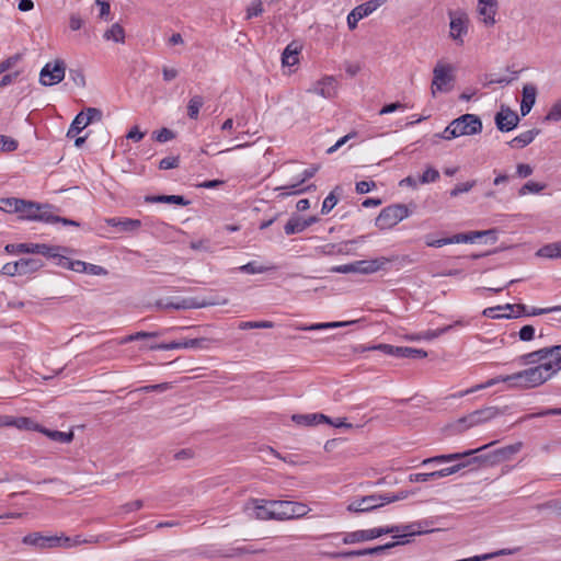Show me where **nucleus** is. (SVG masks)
I'll return each instance as SVG.
<instances>
[{"label": "nucleus", "instance_id": "obj_1", "mask_svg": "<svg viewBox=\"0 0 561 561\" xmlns=\"http://www.w3.org/2000/svg\"><path fill=\"white\" fill-rule=\"evenodd\" d=\"M550 365H537L535 367H530L528 369L506 375L499 376L488 380L484 383L478 385L459 393V397H463L466 394L472 393L479 389H484L491 386H494L499 382H507L510 387L514 388H535L537 386L542 385L549 377Z\"/></svg>", "mask_w": 561, "mask_h": 561}, {"label": "nucleus", "instance_id": "obj_2", "mask_svg": "<svg viewBox=\"0 0 561 561\" xmlns=\"http://www.w3.org/2000/svg\"><path fill=\"white\" fill-rule=\"evenodd\" d=\"M425 533H428V530L422 527V523H412L403 526L377 527L371 529L347 533L343 538V543L351 545L362 541H368L388 534H393L394 538H401L422 535Z\"/></svg>", "mask_w": 561, "mask_h": 561}, {"label": "nucleus", "instance_id": "obj_3", "mask_svg": "<svg viewBox=\"0 0 561 561\" xmlns=\"http://www.w3.org/2000/svg\"><path fill=\"white\" fill-rule=\"evenodd\" d=\"M494 443L486 444L484 446H481L476 449H470L463 453H454V454H447V455H438L435 457L426 458L422 461L423 466H426L428 463H443V462H451V461H458L454 466L443 468L440 470H436V476L440 478L448 477L450 474H454L461 469L472 466L474 463H481L482 460H485L486 456H474L478 453H481L482 450L489 448Z\"/></svg>", "mask_w": 561, "mask_h": 561}, {"label": "nucleus", "instance_id": "obj_4", "mask_svg": "<svg viewBox=\"0 0 561 561\" xmlns=\"http://www.w3.org/2000/svg\"><path fill=\"white\" fill-rule=\"evenodd\" d=\"M388 263H390V259L380 256L373 260H360L348 264L336 265L331 268V272L341 274L358 273L368 275L385 270Z\"/></svg>", "mask_w": 561, "mask_h": 561}, {"label": "nucleus", "instance_id": "obj_5", "mask_svg": "<svg viewBox=\"0 0 561 561\" xmlns=\"http://www.w3.org/2000/svg\"><path fill=\"white\" fill-rule=\"evenodd\" d=\"M4 250L9 254L33 253L48 259L58 256V251H69L66 247L48 245L45 243H10L5 245Z\"/></svg>", "mask_w": 561, "mask_h": 561}, {"label": "nucleus", "instance_id": "obj_6", "mask_svg": "<svg viewBox=\"0 0 561 561\" xmlns=\"http://www.w3.org/2000/svg\"><path fill=\"white\" fill-rule=\"evenodd\" d=\"M410 210L404 204H392L385 207L376 218V226L381 229H391L397 224L409 217Z\"/></svg>", "mask_w": 561, "mask_h": 561}, {"label": "nucleus", "instance_id": "obj_7", "mask_svg": "<svg viewBox=\"0 0 561 561\" xmlns=\"http://www.w3.org/2000/svg\"><path fill=\"white\" fill-rule=\"evenodd\" d=\"M272 508L277 520L300 518L310 511L306 504L293 501H272Z\"/></svg>", "mask_w": 561, "mask_h": 561}, {"label": "nucleus", "instance_id": "obj_8", "mask_svg": "<svg viewBox=\"0 0 561 561\" xmlns=\"http://www.w3.org/2000/svg\"><path fill=\"white\" fill-rule=\"evenodd\" d=\"M453 67L450 65H443L438 62L433 70L432 93L435 95L436 91L448 92L453 88L454 76L451 75Z\"/></svg>", "mask_w": 561, "mask_h": 561}, {"label": "nucleus", "instance_id": "obj_9", "mask_svg": "<svg viewBox=\"0 0 561 561\" xmlns=\"http://www.w3.org/2000/svg\"><path fill=\"white\" fill-rule=\"evenodd\" d=\"M218 304H227V300L224 299L221 302L215 300H199L197 298H182L178 302L173 301H164L162 299L156 302L157 308L159 309H175V310H186V309H199L208 306H215Z\"/></svg>", "mask_w": 561, "mask_h": 561}, {"label": "nucleus", "instance_id": "obj_10", "mask_svg": "<svg viewBox=\"0 0 561 561\" xmlns=\"http://www.w3.org/2000/svg\"><path fill=\"white\" fill-rule=\"evenodd\" d=\"M66 65L61 59L55 60L54 64H46L39 73V82L45 87L58 84L65 78Z\"/></svg>", "mask_w": 561, "mask_h": 561}, {"label": "nucleus", "instance_id": "obj_11", "mask_svg": "<svg viewBox=\"0 0 561 561\" xmlns=\"http://www.w3.org/2000/svg\"><path fill=\"white\" fill-rule=\"evenodd\" d=\"M454 122L458 137L480 134L483 128L482 121L474 114H463Z\"/></svg>", "mask_w": 561, "mask_h": 561}, {"label": "nucleus", "instance_id": "obj_12", "mask_svg": "<svg viewBox=\"0 0 561 561\" xmlns=\"http://www.w3.org/2000/svg\"><path fill=\"white\" fill-rule=\"evenodd\" d=\"M507 407L503 410L496 407H485L479 410L473 411L472 413L463 416L459 420V423H465L467 427H471L483 422L490 421L497 415L504 414Z\"/></svg>", "mask_w": 561, "mask_h": 561}, {"label": "nucleus", "instance_id": "obj_13", "mask_svg": "<svg viewBox=\"0 0 561 561\" xmlns=\"http://www.w3.org/2000/svg\"><path fill=\"white\" fill-rule=\"evenodd\" d=\"M386 504L383 494H371L354 500L347 505V511L352 513H365Z\"/></svg>", "mask_w": 561, "mask_h": 561}, {"label": "nucleus", "instance_id": "obj_14", "mask_svg": "<svg viewBox=\"0 0 561 561\" xmlns=\"http://www.w3.org/2000/svg\"><path fill=\"white\" fill-rule=\"evenodd\" d=\"M405 542L407 541H401V543H405ZM398 545H400V541L388 542L386 545L377 546V547H373V548L334 552L330 556L333 559H350V558L364 557V556H379L383 551L391 549Z\"/></svg>", "mask_w": 561, "mask_h": 561}, {"label": "nucleus", "instance_id": "obj_15", "mask_svg": "<svg viewBox=\"0 0 561 561\" xmlns=\"http://www.w3.org/2000/svg\"><path fill=\"white\" fill-rule=\"evenodd\" d=\"M450 18V37L459 44H462V36L468 32V18L463 12L449 11Z\"/></svg>", "mask_w": 561, "mask_h": 561}, {"label": "nucleus", "instance_id": "obj_16", "mask_svg": "<svg viewBox=\"0 0 561 561\" xmlns=\"http://www.w3.org/2000/svg\"><path fill=\"white\" fill-rule=\"evenodd\" d=\"M494 121L500 131L507 133L517 127L519 116L516 112L503 105L501 111L495 114Z\"/></svg>", "mask_w": 561, "mask_h": 561}, {"label": "nucleus", "instance_id": "obj_17", "mask_svg": "<svg viewBox=\"0 0 561 561\" xmlns=\"http://www.w3.org/2000/svg\"><path fill=\"white\" fill-rule=\"evenodd\" d=\"M22 542L27 546H32L36 549L44 550L56 548L58 542L57 535H43L42 533L35 531L30 533L22 538Z\"/></svg>", "mask_w": 561, "mask_h": 561}, {"label": "nucleus", "instance_id": "obj_18", "mask_svg": "<svg viewBox=\"0 0 561 561\" xmlns=\"http://www.w3.org/2000/svg\"><path fill=\"white\" fill-rule=\"evenodd\" d=\"M543 363L541 365H550L549 377L551 378L561 369V344L542 347Z\"/></svg>", "mask_w": 561, "mask_h": 561}, {"label": "nucleus", "instance_id": "obj_19", "mask_svg": "<svg viewBox=\"0 0 561 561\" xmlns=\"http://www.w3.org/2000/svg\"><path fill=\"white\" fill-rule=\"evenodd\" d=\"M336 87L335 78L332 76H325L321 80L317 81L308 92L321 95L325 99H331L336 94Z\"/></svg>", "mask_w": 561, "mask_h": 561}, {"label": "nucleus", "instance_id": "obj_20", "mask_svg": "<svg viewBox=\"0 0 561 561\" xmlns=\"http://www.w3.org/2000/svg\"><path fill=\"white\" fill-rule=\"evenodd\" d=\"M483 236H492V241L496 242L497 240V230L496 229H489V230H482V231H470L466 233H457L450 237V244L454 243H472L477 239L483 238Z\"/></svg>", "mask_w": 561, "mask_h": 561}, {"label": "nucleus", "instance_id": "obj_21", "mask_svg": "<svg viewBox=\"0 0 561 561\" xmlns=\"http://www.w3.org/2000/svg\"><path fill=\"white\" fill-rule=\"evenodd\" d=\"M319 218L317 216H310L306 219H301L300 217H291L284 226V231L287 236L299 233L311 225L316 224Z\"/></svg>", "mask_w": 561, "mask_h": 561}, {"label": "nucleus", "instance_id": "obj_22", "mask_svg": "<svg viewBox=\"0 0 561 561\" xmlns=\"http://www.w3.org/2000/svg\"><path fill=\"white\" fill-rule=\"evenodd\" d=\"M479 14L482 16V21L486 26L495 24V14L497 11L496 0H479L478 3Z\"/></svg>", "mask_w": 561, "mask_h": 561}, {"label": "nucleus", "instance_id": "obj_23", "mask_svg": "<svg viewBox=\"0 0 561 561\" xmlns=\"http://www.w3.org/2000/svg\"><path fill=\"white\" fill-rule=\"evenodd\" d=\"M522 447L520 443L508 445L503 448L496 449L492 451L491 454H481L480 456H486L488 458L485 460H482V462H499L503 460H507L512 455L519 451Z\"/></svg>", "mask_w": 561, "mask_h": 561}, {"label": "nucleus", "instance_id": "obj_24", "mask_svg": "<svg viewBox=\"0 0 561 561\" xmlns=\"http://www.w3.org/2000/svg\"><path fill=\"white\" fill-rule=\"evenodd\" d=\"M69 252H70V250L67 253H69ZM64 253H66V252L58 251V256L53 257L54 260H56L57 265H59L64 268L77 272V273H85L87 264H88L87 262H83L80 260H70Z\"/></svg>", "mask_w": 561, "mask_h": 561}, {"label": "nucleus", "instance_id": "obj_25", "mask_svg": "<svg viewBox=\"0 0 561 561\" xmlns=\"http://www.w3.org/2000/svg\"><path fill=\"white\" fill-rule=\"evenodd\" d=\"M291 420L298 425L311 426L318 423L330 422V419L322 413L294 414Z\"/></svg>", "mask_w": 561, "mask_h": 561}, {"label": "nucleus", "instance_id": "obj_26", "mask_svg": "<svg viewBox=\"0 0 561 561\" xmlns=\"http://www.w3.org/2000/svg\"><path fill=\"white\" fill-rule=\"evenodd\" d=\"M539 134L540 129L538 128L526 130L508 141L507 145L512 148H524L531 144Z\"/></svg>", "mask_w": 561, "mask_h": 561}, {"label": "nucleus", "instance_id": "obj_27", "mask_svg": "<svg viewBox=\"0 0 561 561\" xmlns=\"http://www.w3.org/2000/svg\"><path fill=\"white\" fill-rule=\"evenodd\" d=\"M105 222L111 227H118L122 231H135L141 226V221L130 218H106Z\"/></svg>", "mask_w": 561, "mask_h": 561}, {"label": "nucleus", "instance_id": "obj_28", "mask_svg": "<svg viewBox=\"0 0 561 561\" xmlns=\"http://www.w3.org/2000/svg\"><path fill=\"white\" fill-rule=\"evenodd\" d=\"M146 203H167L187 206L191 202L182 195H149L145 197Z\"/></svg>", "mask_w": 561, "mask_h": 561}, {"label": "nucleus", "instance_id": "obj_29", "mask_svg": "<svg viewBox=\"0 0 561 561\" xmlns=\"http://www.w3.org/2000/svg\"><path fill=\"white\" fill-rule=\"evenodd\" d=\"M16 262L19 265L20 275L36 272L44 265L42 260L31 257H23Z\"/></svg>", "mask_w": 561, "mask_h": 561}, {"label": "nucleus", "instance_id": "obj_30", "mask_svg": "<svg viewBox=\"0 0 561 561\" xmlns=\"http://www.w3.org/2000/svg\"><path fill=\"white\" fill-rule=\"evenodd\" d=\"M396 352H397L396 357H398V358L417 359V358H425L427 356L426 351H424L422 348H414V347H409V346H398V347H396Z\"/></svg>", "mask_w": 561, "mask_h": 561}, {"label": "nucleus", "instance_id": "obj_31", "mask_svg": "<svg viewBox=\"0 0 561 561\" xmlns=\"http://www.w3.org/2000/svg\"><path fill=\"white\" fill-rule=\"evenodd\" d=\"M300 48L295 45V43H290L286 46L282 54V62L283 66H294L298 62V55H299Z\"/></svg>", "mask_w": 561, "mask_h": 561}, {"label": "nucleus", "instance_id": "obj_32", "mask_svg": "<svg viewBox=\"0 0 561 561\" xmlns=\"http://www.w3.org/2000/svg\"><path fill=\"white\" fill-rule=\"evenodd\" d=\"M19 209L20 218L27 220H36L39 213V204L35 202H28L24 199V206H20Z\"/></svg>", "mask_w": 561, "mask_h": 561}, {"label": "nucleus", "instance_id": "obj_33", "mask_svg": "<svg viewBox=\"0 0 561 561\" xmlns=\"http://www.w3.org/2000/svg\"><path fill=\"white\" fill-rule=\"evenodd\" d=\"M39 432L49 437L51 440L59 442L62 444L71 443L73 439L72 432L51 431L43 426H41Z\"/></svg>", "mask_w": 561, "mask_h": 561}, {"label": "nucleus", "instance_id": "obj_34", "mask_svg": "<svg viewBox=\"0 0 561 561\" xmlns=\"http://www.w3.org/2000/svg\"><path fill=\"white\" fill-rule=\"evenodd\" d=\"M537 255L546 259H559L561 257V241L552 242L541 247L537 251Z\"/></svg>", "mask_w": 561, "mask_h": 561}, {"label": "nucleus", "instance_id": "obj_35", "mask_svg": "<svg viewBox=\"0 0 561 561\" xmlns=\"http://www.w3.org/2000/svg\"><path fill=\"white\" fill-rule=\"evenodd\" d=\"M219 341L211 337H195V339H187L186 345L187 348H195V350H210L215 344H218Z\"/></svg>", "mask_w": 561, "mask_h": 561}, {"label": "nucleus", "instance_id": "obj_36", "mask_svg": "<svg viewBox=\"0 0 561 561\" xmlns=\"http://www.w3.org/2000/svg\"><path fill=\"white\" fill-rule=\"evenodd\" d=\"M204 105V98L202 95H194L190 99L187 103V116L191 119H197L199 115V110Z\"/></svg>", "mask_w": 561, "mask_h": 561}, {"label": "nucleus", "instance_id": "obj_37", "mask_svg": "<svg viewBox=\"0 0 561 561\" xmlns=\"http://www.w3.org/2000/svg\"><path fill=\"white\" fill-rule=\"evenodd\" d=\"M455 325H463V322L461 320H458L454 324H449V325L439 328L437 330H427V331L423 332L422 334H420L417 336V339H424V340L436 339V337L440 336L442 334L449 332Z\"/></svg>", "mask_w": 561, "mask_h": 561}, {"label": "nucleus", "instance_id": "obj_38", "mask_svg": "<svg viewBox=\"0 0 561 561\" xmlns=\"http://www.w3.org/2000/svg\"><path fill=\"white\" fill-rule=\"evenodd\" d=\"M20 206H24V199L15 197L0 199V209L7 213H19Z\"/></svg>", "mask_w": 561, "mask_h": 561}, {"label": "nucleus", "instance_id": "obj_39", "mask_svg": "<svg viewBox=\"0 0 561 561\" xmlns=\"http://www.w3.org/2000/svg\"><path fill=\"white\" fill-rule=\"evenodd\" d=\"M39 213L37 215V221H44L46 224H56L57 215L53 214V206L49 204H39Z\"/></svg>", "mask_w": 561, "mask_h": 561}, {"label": "nucleus", "instance_id": "obj_40", "mask_svg": "<svg viewBox=\"0 0 561 561\" xmlns=\"http://www.w3.org/2000/svg\"><path fill=\"white\" fill-rule=\"evenodd\" d=\"M83 119H84V112H80L72 121V123L67 131V137L75 138L81 130H83L88 126Z\"/></svg>", "mask_w": 561, "mask_h": 561}, {"label": "nucleus", "instance_id": "obj_41", "mask_svg": "<svg viewBox=\"0 0 561 561\" xmlns=\"http://www.w3.org/2000/svg\"><path fill=\"white\" fill-rule=\"evenodd\" d=\"M104 38L114 41L116 43H124L125 31L118 23H115L104 33Z\"/></svg>", "mask_w": 561, "mask_h": 561}, {"label": "nucleus", "instance_id": "obj_42", "mask_svg": "<svg viewBox=\"0 0 561 561\" xmlns=\"http://www.w3.org/2000/svg\"><path fill=\"white\" fill-rule=\"evenodd\" d=\"M263 504L255 506V515L260 519H276V516L272 514V501H261Z\"/></svg>", "mask_w": 561, "mask_h": 561}, {"label": "nucleus", "instance_id": "obj_43", "mask_svg": "<svg viewBox=\"0 0 561 561\" xmlns=\"http://www.w3.org/2000/svg\"><path fill=\"white\" fill-rule=\"evenodd\" d=\"M13 427H16L19 430H25V431H37L39 432L41 425L35 423L32 419L21 416V417H14Z\"/></svg>", "mask_w": 561, "mask_h": 561}, {"label": "nucleus", "instance_id": "obj_44", "mask_svg": "<svg viewBox=\"0 0 561 561\" xmlns=\"http://www.w3.org/2000/svg\"><path fill=\"white\" fill-rule=\"evenodd\" d=\"M522 365L542 364V348L522 355L518 358Z\"/></svg>", "mask_w": 561, "mask_h": 561}, {"label": "nucleus", "instance_id": "obj_45", "mask_svg": "<svg viewBox=\"0 0 561 561\" xmlns=\"http://www.w3.org/2000/svg\"><path fill=\"white\" fill-rule=\"evenodd\" d=\"M387 0H369L365 3H362L356 7V9L362 12L364 18L368 16L373 12H375L379 7H381Z\"/></svg>", "mask_w": 561, "mask_h": 561}, {"label": "nucleus", "instance_id": "obj_46", "mask_svg": "<svg viewBox=\"0 0 561 561\" xmlns=\"http://www.w3.org/2000/svg\"><path fill=\"white\" fill-rule=\"evenodd\" d=\"M550 415H561V408H548L545 410H541L536 413H530L522 416L517 422H525L527 420L536 419V417H542V416H550Z\"/></svg>", "mask_w": 561, "mask_h": 561}, {"label": "nucleus", "instance_id": "obj_47", "mask_svg": "<svg viewBox=\"0 0 561 561\" xmlns=\"http://www.w3.org/2000/svg\"><path fill=\"white\" fill-rule=\"evenodd\" d=\"M186 340L187 339H183L181 341H172L170 343L154 344V345H150L149 348L150 350H161V351H170V350H175V348H187Z\"/></svg>", "mask_w": 561, "mask_h": 561}, {"label": "nucleus", "instance_id": "obj_48", "mask_svg": "<svg viewBox=\"0 0 561 561\" xmlns=\"http://www.w3.org/2000/svg\"><path fill=\"white\" fill-rule=\"evenodd\" d=\"M318 170H319V165H312L311 168L306 169L301 173V179H300L299 182H297L296 184L289 185V186L277 187L276 190H288V188L299 187L304 182H306L307 180L313 178L314 174L318 172Z\"/></svg>", "mask_w": 561, "mask_h": 561}, {"label": "nucleus", "instance_id": "obj_49", "mask_svg": "<svg viewBox=\"0 0 561 561\" xmlns=\"http://www.w3.org/2000/svg\"><path fill=\"white\" fill-rule=\"evenodd\" d=\"M537 96V88L534 84H525L523 87V100L522 102L535 105Z\"/></svg>", "mask_w": 561, "mask_h": 561}, {"label": "nucleus", "instance_id": "obj_50", "mask_svg": "<svg viewBox=\"0 0 561 561\" xmlns=\"http://www.w3.org/2000/svg\"><path fill=\"white\" fill-rule=\"evenodd\" d=\"M274 327L272 321H244L239 324L240 330L249 329H271Z\"/></svg>", "mask_w": 561, "mask_h": 561}, {"label": "nucleus", "instance_id": "obj_51", "mask_svg": "<svg viewBox=\"0 0 561 561\" xmlns=\"http://www.w3.org/2000/svg\"><path fill=\"white\" fill-rule=\"evenodd\" d=\"M272 267H266V266L259 265L254 261L249 262V263H247V264H244V265L239 267V270L242 273H247V274H261V273L267 272Z\"/></svg>", "mask_w": 561, "mask_h": 561}, {"label": "nucleus", "instance_id": "obj_52", "mask_svg": "<svg viewBox=\"0 0 561 561\" xmlns=\"http://www.w3.org/2000/svg\"><path fill=\"white\" fill-rule=\"evenodd\" d=\"M336 190H339V187H336L334 191H332L323 201V204L321 207L322 215L329 214L334 208V206L337 204L339 198L335 195Z\"/></svg>", "mask_w": 561, "mask_h": 561}, {"label": "nucleus", "instance_id": "obj_53", "mask_svg": "<svg viewBox=\"0 0 561 561\" xmlns=\"http://www.w3.org/2000/svg\"><path fill=\"white\" fill-rule=\"evenodd\" d=\"M264 9L261 0H252L251 4L247 8L245 19L250 20L263 13Z\"/></svg>", "mask_w": 561, "mask_h": 561}, {"label": "nucleus", "instance_id": "obj_54", "mask_svg": "<svg viewBox=\"0 0 561 561\" xmlns=\"http://www.w3.org/2000/svg\"><path fill=\"white\" fill-rule=\"evenodd\" d=\"M438 179H439V172L436 169L428 167L421 175L419 182L422 184H427V183L436 182Z\"/></svg>", "mask_w": 561, "mask_h": 561}, {"label": "nucleus", "instance_id": "obj_55", "mask_svg": "<svg viewBox=\"0 0 561 561\" xmlns=\"http://www.w3.org/2000/svg\"><path fill=\"white\" fill-rule=\"evenodd\" d=\"M439 479L438 476H436V471L427 472V473H411L409 476L410 482H427Z\"/></svg>", "mask_w": 561, "mask_h": 561}, {"label": "nucleus", "instance_id": "obj_56", "mask_svg": "<svg viewBox=\"0 0 561 561\" xmlns=\"http://www.w3.org/2000/svg\"><path fill=\"white\" fill-rule=\"evenodd\" d=\"M546 187L545 184H541V183H537V182H533V181H528L527 183H525L520 190H519V195H525L527 193H539L541 192L543 188Z\"/></svg>", "mask_w": 561, "mask_h": 561}, {"label": "nucleus", "instance_id": "obj_57", "mask_svg": "<svg viewBox=\"0 0 561 561\" xmlns=\"http://www.w3.org/2000/svg\"><path fill=\"white\" fill-rule=\"evenodd\" d=\"M545 121L559 122L561 121V100L557 101L547 113Z\"/></svg>", "mask_w": 561, "mask_h": 561}, {"label": "nucleus", "instance_id": "obj_58", "mask_svg": "<svg viewBox=\"0 0 561 561\" xmlns=\"http://www.w3.org/2000/svg\"><path fill=\"white\" fill-rule=\"evenodd\" d=\"M102 111L95 107H88L87 112L84 113V123L87 125L93 123V122H100L102 119Z\"/></svg>", "mask_w": 561, "mask_h": 561}, {"label": "nucleus", "instance_id": "obj_59", "mask_svg": "<svg viewBox=\"0 0 561 561\" xmlns=\"http://www.w3.org/2000/svg\"><path fill=\"white\" fill-rule=\"evenodd\" d=\"M456 128L457 127H455V122L451 121L449 123V125L443 130V133L435 134L434 137L445 139V140H450V139L457 138L458 135H457Z\"/></svg>", "mask_w": 561, "mask_h": 561}, {"label": "nucleus", "instance_id": "obj_60", "mask_svg": "<svg viewBox=\"0 0 561 561\" xmlns=\"http://www.w3.org/2000/svg\"><path fill=\"white\" fill-rule=\"evenodd\" d=\"M153 136H154V139L159 142H167V141L175 138L174 131L167 127H163L158 131H154Z\"/></svg>", "mask_w": 561, "mask_h": 561}, {"label": "nucleus", "instance_id": "obj_61", "mask_svg": "<svg viewBox=\"0 0 561 561\" xmlns=\"http://www.w3.org/2000/svg\"><path fill=\"white\" fill-rule=\"evenodd\" d=\"M179 163H180V158H179V156H170V157H165V158H163V159L159 162V169H160V170H170V169H174V168H178V167H179Z\"/></svg>", "mask_w": 561, "mask_h": 561}, {"label": "nucleus", "instance_id": "obj_62", "mask_svg": "<svg viewBox=\"0 0 561 561\" xmlns=\"http://www.w3.org/2000/svg\"><path fill=\"white\" fill-rule=\"evenodd\" d=\"M476 185V181H468L465 183L457 184L451 191L450 196L457 197L462 193L469 192Z\"/></svg>", "mask_w": 561, "mask_h": 561}, {"label": "nucleus", "instance_id": "obj_63", "mask_svg": "<svg viewBox=\"0 0 561 561\" xmlns=\"http://www.w3.org/2000/svg\"><path fill=\"white\" fill-rule=\"evenodd\" d=\"M364 19L362 12L356 7L347 15V26L350 30H355L359 20Z\"/></svg>", "mask_w": 561, "mask_h": 561}, {"label": "nucleus", "instance_id": "obj_64", "mask_svg": "<svg viewBox=\"0 0 561 561\" xmlns=\"http://www.w3.org/2000/svg\"><path fill=\"white\" fill-rule=\"evenodd\" d=\"M518 336L520 341L528 342L531 341L535 336V328L530 324H526L520 328L518 332Z\"/></svg>", "mask_w": 561, "mask_h": 561}]
</instances>
